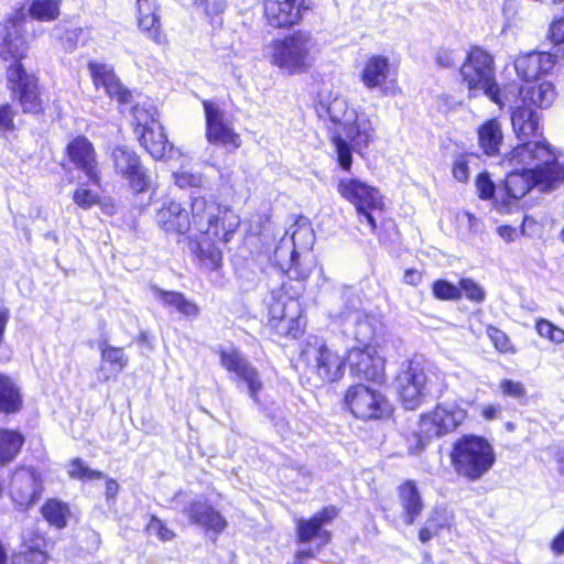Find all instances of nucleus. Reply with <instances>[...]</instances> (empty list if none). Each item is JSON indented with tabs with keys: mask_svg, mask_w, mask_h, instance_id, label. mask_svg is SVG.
Listing matches in <instances>:
<instances>
[{
	"mask_svg": "<svg viewBox=\"0 0 564 564\" xmlns=\"http://www.w3.org/2000/svg\"><path fill=\"white\" fill-rule=\"evenodd\" d=\"M506 160L514 169L522 166L521 172L512 171L506 178V191L511 198L520 199L535 186L543 192L555 187L558 172L552 166L554 151L545 140L519 144Z\"/></svg>",
	"mask_w": 564,
	"mask_h": 564,
	"instance_id": "obj_1",
	"label": "nucleus"
},
{
	"mask_svg": "<svg viewBox=\"0 0 564 564\" xmlns=\"http://www.w3.org/2000/svg\"><path fill=\"white\" fill-rule=\"evenodd\" d=\"M191 213L189 230L206 241L228 242L240 225V218L232 209L204 196L192 197Z\"/></svg>",
	"mask_w": 564,
	"mask_h": 564,
	"instance_id": "obj_2",
	"label": "nucleus"
},
{
	"mask_svg": "<svg viewBox=\"0 0 564 564\" xmlns=\"http://www.w3.org/2000/svg\"><path fill=\"white\" fill-rule=\"evenodd\" d=\"M319 54L317 39L308 31L299 30L271 46L270 62L290 75L306 73Z\"/></svg>",
	"mask_w": 564,
	"mask_h": 564,
	"instance_id": "obj_3",
	"label": "nucleus"
},
{
	"mask_svg": "<svg viewBox=\"0 0 564 564\" xmlns=\"http://www.w3.org/2000/svg\"><path fill=\"white\" fill-rule=\"evenodd\" d=\"M446 387L443 373L425 371L414 361H409L397 377L399 398L406 410L419 408L427 395L442 394Z\"/></svg>",
	"mask_w": 564,
	"mask_h": 564,
	"instance_id": "obj_4",
	"label": "nucleus"
},
{
	"mask_svg": "<svg viewBox=\"0 0 564 564\" xmlns=\"http://www.w3.org/2000/svg\"><path fill=\"white\" fill-rule=\"evenodd\" d=\"M350 319L356 325L354 337L362 346H352L346 351L350 372L357 379L380 382L384 377V362L375 348L366 344L372 335L371 326L359 312L354 313Z\"/></svg>",
	"mask_w": 564,
	"mask_h": 564,
	"instance_id": "obj_5",
	"label": "nucleus"
},
{
	"mask_svg": "<svg viewBox=\"0 0 564 564\" xmlns=\"http://www.w3.org/2000/svg\"><path fill=\"white\" fill-rule=\"evenodd\" d=\"M451 459L458 475L478 480L492 467L496 455L486 438L465 435L454 443Z\"/></svg>",
	"mask_w": 564,
	"mask_h": 564,
	"instance_id": "obj_6",
	"label": "nucleus"
},
{
	"mask_svg": "<svg viewBox=\"0 0 564 564\" xmlns=\"http://www.w3.org/2000/svg\"><path fill=\"white\" fill-rule=\"evenodd\" d=\"M460 76L470 94L482 90L500 108L505 106V96L495 77L494 58L488 52L474 47L460 67Z\"/></svg>",
	"mask_w": 564,
	"mask_h": 564,
	"instance_id": "obj_7",
	"label": "nucleus"
},
{
	"mask_svg": "<svg viewBox=\"0 0 564 564\" xmlns=\"http://www.w3.org/2000/svg\"><path fill=\"white\" fill-rule=\"evenodd\" d=\"M321 118L327 117L332 126L328 127L332 133V142L336 149L337 160L341 169L349 171L351 167L352 155L351 147L341 137L340 131L349 124L356 109L350 108L348 101L341 96H335L329 100H322L316 108Z\"/></svg>",
	"mask_w": 564,
	"mask_h": 564,
	"instance_id": "obj_8",
	"label": "nucleus"
},
{
	"mask_svg": "<svg viewBox=\"0 0 564 564\" xmlns=\"http://www.w3.org/2000/svg\"><path fill=\"white\" fill-rule=\"evenodd\" d=\"M302 357L323 381L335 382L344 376L346 351L340 354L333 344L311 338L303 348Z\"/></svg>",
	"mask_w": 564,
	"mask_h": 564,
	"instance_id": "obj_9",
	"label": "nucleus"
},
{
	"mask_svg": "<svg viewBox=\"0 0 564 564\" xmlns=\"http://www.w3.org/2000/svg\"><path fill=\"white\" fill-rule=\"evenodd\" d=\"M338 194L352 204L360 217L369 224L371 231L377 228L373 210H381L383 198L379 189L356 177H343L337 184Z\"/></svg>",
	"mask_w": 564,
	"mask_h": 564,
	"instance_id": "obj_10",
	"label": "nucleus"
},
{
	"mask_svg": "<svg viewBox=\"0 0 564 564\" xmlns=\"http://www.w3.org/2000/svg\"><path fill=\"white\" fill-rule=\"evenodd\" d=\"M215 352L219 356L220 366L243 382L249 395L258 401V393L262 390L263 383L258 369L251 361L232 345H219Z\"/></svg>",
	"mask_w": 564,
	"mask_h": 564,
	"instance_id": "obj_11",
	"label": "nucleus"
},
{
	"mask_svg": "<svg viewBox=\"0 0 564 564\" xmlns=\"http://www.w3.org/2000/svg\"><path fill=\"white\" fill-rule=\"evenodd\" d=\"M206 139L212 144H218L235 151L241 147L240 134L235 131L231 118L220 106L210 100L203 101Z\"/></svg>",
	"mask_w": 564,
	"mask_h": 564,
	"instance_id": "obj_12",
	"label": "nucleus"
},
{
	"mask_svg": "<svg viewBox=\"0 0 564 564\" xmlns=\"http://www.w3.org/2000/svg\"><path fill=\"white\" fill-rule=\"evenodd\" d=\"M466 415V411L456 403H440L432 412L422 415L420 434L425 438L443 436L455 431Z\"/></svg>",
	"mask_w": 564,
	"mask_h": 564,
	"instance_id": "obj_13",
	"label": "nucleus"
},
{
	"mask_svg": "<svg viewBox=\"0 0 564 564\" xmlns=\"http://www.w3.org/2000/svg\"><path fill=\"white\" fill-rule=\"evenodd\" d=\"M117 175L124 178L135 193L147 192L151 180L139 155L127 145H117L110 154Z\"/></svg>",
	"mask_w": 564,
	"mask_h": 564,
	"instance_id": "obj_14",
	"label": "nucleus"
},
{
	"mask_svg": "<svg viewBox=\"0 0 564 564\" xmlns=\"http://www.w3.org/2000/svg\"><path fill=\"white\" fill-rule=\"evenodd\" d=\"M9 88L17 96L23 112L40 113L43 110L37 78L28 73L21 63L10 66L7 72Z\"/></svg>",
	"mask_w": 564,
	"mask_h": 564,
	"instance_id": "obj_15",
	"label": "nucleus"
},
{
	"mask_svg": "<svg viewBox=\"0 0 564 564\" xmlns=\"http://www.w3.org/2000/svg\"><path fill=\"white\" fill-rule=\"evenodd\" d=\"M351 413L362 420L381 419L389 414V405L383 395L365 384L351 386L345 395Z\"/></svg>",
	"mask_w": 564,
	"mask_h": 564,
	"instance_id": "obj_16",
	"label": "nucleus"
},
{
	"mask_svg": "<svg viewBox=\"0 0 564 564\" xmlns=\"http://www.w3.org/2000/svg\"><path fill=\"white\" fill-rule=\"evenodd\" d=\"M42 489V480L34 468H19L11 476L9 494L20 508L34 505L40 499Z\"/></svg>",
	"mask_w": 564,
	"mask_h": 564,
	"instance_id": "obj_17",
	"label": "nucleus"
},
{
	"mask_svg": "<svg viewBox=\"0 0 564 564\" xmlns=\"http://www.w3.org/2000/svg\"><path fill=\"white\" fill-rule=\"evenodd\" d=\"M313 240V230L308 226H299L291 235L292 250L288 260L284 259L289 251L288 241L281 240L275 248L274 258L281 265L286 268L289 274H294L296 279L306 278L307 273L299 270V249L310 250Z\"/></svg>",
	"mask_w": 564,
	"mask_h": 564,
	"instance_id": "obj_18",
	"label": "nucleus"
},
{
	"mask_svg": "<svg viewBox=\"0 0 564 564\" xmlns=\"http://www.w3.org/2000/svg\"><path fill=\"white\" fill-rule=\"evenodd\" d=\"M191 523L200 527L206 532L219 535L228 525L226 518L216 510L206 499H194L182 510Z\"/></svg>",
	"mask_w": 564,
	"mask_h": 564,
	"instance_id": "obj_19",
	"label": "nucleus"
},
{
	"mask_svg": "<svg viewBox=\"0 0 564 564\" xmlns=\"http://www.w3.org/2000/svg\"><path fill=\"white\" fill-rule=\"evenodd\" d=\"M556 63L555 55L549 52L532 51L517 56L513 62L517 75L524 82L539 79L549 74Z\"/></svg>",
	"mask_w": 564,
	"mask_h": 564,
	"instance_id": "obj_20",
	"label": "nucleus"
},
{
	"mask_svg": "<svg viewBox=\"0 0 564 564\" xmlns=\"http://www.w3.org/2000/svg\"><path fill=\"white\" fill-rule=\"evenodd\" d=\"M67 155L70 162L83 171L93 184H99L100 175L96 160V151L93 143L87 138L79 135L69 142L67 145Z\"/></svg>",
	"mask_w": 564,
	"mask_h": 564,
	"instance_id": "obj_21",
	"label": "nucleus"
},
{
	"mask_svg": "<svg viewBox=\"0 0 564 564\" xmlns=\"http://www.w3.org/2000/svg\"><path fill=\"white\" fill-rule=\"evenodd\" d=\"M338 516V510L330 506L315 513L310 519H299L296 521V533L300 542H310L313 539H319L322 544L330 541V532L323 530V527L330 523Z\"/></svg>",
	"mask_w": 564,
	"mask_h": 564,
	"instance_id": "obj_22",
	"label": "nucleus"
},
{
	"mask_svg": "<svg viewBox=\"0 0 564 564\" xmlns=\"http://www.w3.org/2000/svg\"><path fill=\"white\" fill-rule=\"evenodd\" d=\"M264 15L274 28H285L299 23L304 10V0H264Z\"/></svg>",
	"mask_w": 564,
	"mask_h": 564,
	"instance_id": "obj_23",
	"label": "nucleus"
},
{
	"mask_svg": "<svg viewBox=\"0 0 564 564\" xmlns=\"http://www.w3.org/2000/svg\"><path fill=\"white\" fill-rule=\"evenodd\" d=\"M88 68L96 88L102 87L110 98L117 99L122 106L132 101L131 91L123 87L111 66L90 62Z\"/></svg>",
	"mask_w": 564,
	"mask_h": 564,
	"instance_id": "obj_24",
	"label": "nucleus"
},
{
	"mask_svg": "<svg viewBox=\"0 0 564 564\" xmlns=\"http://www.w3.org/2000/svg\"><path fill=\"white\" fill-rule=\"evenodd\" d=\"M140 143L155 160H174L182 155L180 149L169 143L161 123H153L148 130H138Z\"/></svg>",
	"mask_w": 564,
	"mask_h": 564,
	"instance_id": "obj_25",
	"label": "nucleus"
},
{
	"mask_svg": "<svg viewBox=\"0 0 564 564\" xmlns=\"http://www.w3.org/2000/svg\"><path fill=\"white\" fill-rule=\"evenodd\" d=\"M390 74L388 57L372 55L366 61L361 69L360 79L368 89L380 88L383 95L395 94L393 82H391V86L386 85Z\"/></svg>",
	"mask_w": 564,
	"mask_h": 564,
	"instance_id": "obj_26",
	"label": "nucleus"
},
{
	"mask_svg": "<svg viewBox=\"0 0 564 564\" xmlns=\"http://www.w3.org/2000/svg\"><path fill=\"white\" fill-rule=\"evenodd\" d=\"M355 119L349 121L341 131V137L347 141H350L354 150L361 151L366 149L376 137V122L373 118L366 112H356Z\"/></svg>",
	"mask_w": 564,
	"mask_h": 564,
	"instance_id": "obj_27",
	"label": "nucleus"
},
{
	"mask_svg": "<svg viewBox=\"0 0 564 564\" xmlns=\"http://www.w3.org/2000/svg\"><path fill=\"white\" fill-rule=\"evenodd\" d=\"M155 221L167 234L183 235L191 229L186 209L181 203L167 200L156 210Z\"/></svg>",
	"mask_w": 564,
	"mask_h": 564,
	"instance_id": "obj_28",
	"label": "nucleus"
},
{
	"mask_svg": "<svg viewBox=\"0 0 564 564\" xmlns=\"http://www.w3.org/2000/svg\"><path fill=\"white\" fill-rule=\"evenodd\" d=\"M28 51V44L19 26L12 20L0 23V57L4 61L22 59Z\"/></svg>",
	"mask_w": 564,
	"mask_h": 564,
	"instance_id": "obj_29",
	"label": "nucleus"
},
{
	"mask_svg": "<svg viewBox=\"0 0 564 564\" xmlns=\"http://www.w3.org/2000/svg\"><path fill=\"white\" fill-rule=\"evenodd\" d=\"M399 503L404 524L412 525L421 516L424 502L413 480H406L398 487Z\"/></svg>",
	"mask_w": 564,
	"mask_h": 564,
	"instance_id": "obj_30",
	"label": "nucleus"
},
{
	"mask_svg": "<svg viewBox=\"0 0 564 564\" xmlns=\"http://www.w3.org/2000/svg\"><path fill=\"white\" fill-rule=\"evenodd\" d=\"M511 124L517 138L522 143H531L528 141L539 134V117L538 113L525 104L514 107L511 112ZM535 141L534 143H536Z\"/></svg>",
	"mask_w": 564,
	"mask_h": 564,
	"instance_id": "obj_31",
	"label": "nucleus"
},
{
	"mask_svg": "<svg viewBox=\"0 0 564 564\" xmlns=\"http://www.w3.org/2000/svg\"><path fill=\"white\" fill-rule=\"evenodd\" d=\"M477 138L478 147L485 155H498L503 143L501 122L497 118L486 120L478 127Z\"/></svg>",
	"mask_w": 564,
	"mask_h": 564,
	"instance_id": "obj_32",
	"label": "nucleus"
},
{
	"mask_svg": "<svg viewBox=\"0 0 564 564\" xmlns=\"http://www.w3.org/2000/svg\"><path fill=\"white\" fill-rule=\"evenodd\" d=\"M139 28L153 42L161 44L165 42V35L161 30L160 17L154 3L143 1L138 3Z\"/></svg>",
	"mask_w": 564,
	"mask_h": 564,
	"instance_id": "obj_33",
	"label": "nucleus"
},
{
	"mask_svg": "<svg viewBox=\"0 0 564 564\" xmlns=\"http://www.w3.org/2000/svg\"><path fill=\"white\" fill-rule=\"evenodd\" d=\"M453 514L445 508L437 507L431 511L423 527L420 529L419 539L426 543L436 536L441 530L453 524Z\"/></svg>",
	"mask_w": 564,
	"mask_h": 564,
	"instance_id": "obj_34",
	"label": "nucleus"
},
{
	"mask_svg": "<svg viewBox=\"0 0 564 564\" xmlns=\"http://www.w3.org/2000/svg\"><path fill=\"white\" fill-rule=\"evenodd\" d=\"M154 297L163 305L174 307L177 312L186 317H196L199 313L198 306L187 300L182 293L174 291H164L158 286L151 288Z\"/></svg>",
	"mask_w": 564,
	"mask_h": 564,
	"instance_id": "obj_35",
	"label": "nucleus"
},
{
	"mask_svg": "<svg viewBox=\"0 0 564 564\" xmlns=\"http://www.w3.org/2000/svg\"><path fill=\"white\" fill-rule=\"evenodd\" d=\"M22 403L20 388L11 378L0 375V412L17 413L21 410Z\"/></svg>",
	"mask_w": 564,
	"mask_h": 564,
	"instance_id": "obj_36",
	"label": "nucleus"
},
{
	"mask_svg": "<svg viewBox=\"0 0 564 564\" xmlns=\"http://www.w3.org/2000/svg\"><path fill=\"white\" fill-rule=\"evenodd\" d=\"M520 94L522 95V104L530 101L532 105L540 108H549L557 95L551 82H542L536 86L528 88L525 91L521 90Z\"/></svg>",
	"mask_w": 564,
	"mask_h": 564,
	"instance_id": "obj_37",
	"label": "nucleus"
},
{
	"mask_svg": "<svg viewBox=\"0 0 564 564\" xmlns=\"http://www.w3.org/2000/svg\"><path fill=\"white\" fill-rule=\"evenodd\" d=\"M23 442L22 435L18 432L0 431V462L8 463L12 460L20 452Z\"/></svg>",
	"mask_w": 564,
	"mask_h": 564,
	"instance_id": "obj_38",
	"label": "nucleus"
},
{
	"mask_svg": "<svg viewBox=\"0 0 564 564\" xmlns=\"http://www.w3.org/2000/svg\"><path fill=\"white\" fill-rule=\"evenodd\" d=\"M101 360L110 365V372L113 376L120 373L128 365L129 358L124 354L123 348L115 347L106 341L99 344Z\"/></svg>",
	"mask_w": 564,
	"mask_h": 564,
	"instance_id": "obj_39",
	"label": "nucleus"
},
{
	"mask_svg": "<svg viewBox=\"0 0 564 564\" xmlns=\"http://www.w3.org/2000/svg\"><path fill=\"white\" fill-rule=\"evenodd\" d=\"M29 12L39 21H53L59 14V0H32Z\"/></svg>",
	"mask_w": 564,
	"mask_h": 564,
	"instance_id": "obj_40",
	"label": "nucleus"
},
{
	"mask_svg": "<svg viewBox=\"0 0 564 564\" xmlns=\"http://www.w3.org/2000/svg\"><path fill=\"white\" fill-rule=\"evenodd\" d=\"M43 517L56 528H64L66 525V517L68 514V507L58 500H48L42 507Z\"/></svg>",
	"mask_w": 564,
	"mask_h": 564,
	"instance_id": "obj_41",
	"label": "nucleus"
},
{
	"mask_svg": "<svg viewBox=\"0 0 564 564\" xmlns=\"http://www.w3.org/2000/svg\"><path fill=\"white\" fill-rule=\"evenodd\" d=\"M216 241H208L206 245L198 243L196 249V254L202 261V263L210 269H217L223 259L221 251L215 246Z\"/></svg>",
	"mask_w": 564,
	"mask_h": 564,
	"instance_id": "obj_42",
	"label": "nucleus"
},
{
	"mask_svg": "<svg viewBox=\"0 0 564 564\" xmlns=\"http://www.w3.org/2000/svg\"><path fill=\"white\" fill-rule=\"evenodd\" d=\"M133 120H134V132L138 134V130H148V128L152 127L153 123H160L159 120L155 119L156 111L153 107L148 105H135L132 109Z\"/></svg>",
	"mask_w": 564,
	"mask_h": 564,
	"instance_id": "obj_43",
	"label": "nucleus"
},
{
	"mask_svg": "<svg viewBox=\"0 0 564 564\" xmlns=\"http://www.w3.org/2000/svg\"><path fill=\"white\" fill-rule=\"evenodd\" d=\"M47 555L40 549V543L34 541L31 545L12 558L11 564H46Z\"/></svg>",
	"mask_w": 564,
	"mask_h": 564,
	"instance_id": "obj_44",
	"label": "nucleus"
},
{
	"mask_svg": "<svg viewBox=\"0 0 564 564\" xmlns=\"http://www.w3.org/2000/svg\"><path fill=\"white\" fill-rule=\"evenodd\" d=\"M68 475L72 478L80 480H97L106 478V475L102 471L91 469L80 458H75L70 462L68 467Z\"/></svg>",
	"mask_w": 564,
	"mask_h": 564,
	"instance_id": "obj_45",
	"label": "nucleus"
},
{
	"mask_svg": "<svg viewBox=\"0 0 564 564\" xmlns=\"http://www.w3.org/2000/svg\"><path fill=\"white\" fill-rule=\"evenodd\" d=\"M173 181L180 188L202 187L204 183V178L200 173H193L187 170L174 172Z\"/></svg>",
	"mask_w": 564,
	"mask_h": 564,
	"instance_id": "obj_46",
	"label": "nucleus"
},
{
	"mask_svg": "<svg viewBox=\"0 0 564 564\" xmlns=\"http://www.w3.org/2000/svg\"><path fill=\"white\" fill-rule=\"evenodd\" d=\"M433 294L438 300H458L460 297V290L456 285L446 280H437L433 283Z\"/></svg>",
	"mask_w": 564,
	"mask_h": 564,
	"instance_id": "obj_47",
	"label": "nucleus"
},
{
	"mask_svg": "<svg viewBox=\"0 0 564 564\" xmlns=\"http://www.w3.org/2000/svg\"><path fill=\"white\" fill-rule=\"evenodd\" d=\"M535 329L541 337H545L555 344L564 341V330L546 319L538 321Z\"/></svg>",
	"mask_w": 564,
	"mask_h": 564,
	"instance_id": "obj_48",
	"label": "nucleus"
},
{
	"mask_svg": "<svg viewBox=\"0 0 564 564\" xmlns=\"http://www.w3.org/2000/svg\"><path fill=\"white\" fill-rule=\"evenodd\" d=\"M145 531L149 535H155L163 542L172 541L175 538V533L155 516H151Z\"/></svg>",
	"mask_w": 564,
	"mask_h": 564,
	"instance_id": "obj_49",
	"label": "nucleus"
},
{
	"mask_svg": "<svg viewBox=\"0 0 564 564\" xmlns=\"http://www.w3.org/2000/svg\"><path fill=\"white\" fill-rule=\"evenodd\" d=\"M459 290L460 293L464 292L465 296L469 301H474L477 303H481L486 299V292L485 290L476 283L474 280L470 279H462L459 282Z\"/></svg>",
	"mask_w": 564,
	"mask_h": 564,
	"instance_id": "obj_50",
	"label": "nucleus"
},
{
	"mask_svg": "<svg viewBox=\"0 0 564 564\" xmlns=\"http://www.w3.org/2000/svg\"><path fill=\"white\" fill-rule=\"evenodd\" d=\"M499 390L505 397H510L516 400H523L527 397V389L520 381L503 379L499 383Z\"/></svg>",
	"mask_w": 564,
	"mask_h": 564,
	"instance_id": "obj_51",
	"label": "nucleus"
},
{
	"mask_svg": "<svg viewBox=\"0 0 564 564\" xmlns=\"http://www.w3.org/2000/svg\"><path fill=\"white\" fill-rule=\"evenodd\" d=\"M296 307L297 306V303L295 301H290L289 304L286 306L283 307V313L281 314V316H275V311L278 310V307H272L271 308V313H272V319H279V323L276 325H274L275 327H279L281 329H285L288 328L289 329V333L293 336V337H296L297 335V329L293 333L292 330V327L290 326V324H296L299 326V319L296 318H293L292 316H289L285 311L288 308H291V307Z\"/></svg>",
	"mask_w": 564,
	"mask_h": 564,
	"instance_id": "obj_52",
	"label": "nucleus"
},
{
	"mask_svg": "<svg viewBox=\"0 0 564 564\" xmlns=\"http://www.w3.org/2000/svg\"><path fill=\"white\" fill-rule=\"evenodd\" d=\"M73 200L84 209L93 207L98 202V195L85 187H78L73 194Z\"/></svg>",
	"mask_w": 564,
	"mask_h": 564,
	"instance_id": "obj_53",
	"label": "nucleus"
},
{
	"mask_svg": "<svg viewBox=\"0 0 564 564\" xmlns=\"http://www.w3.org/2000/svg\"><path fill=\"white\" fill-rule=\"evenodd\" d=\"M469 156L466 154L458 155L454 162L452 167V173L455 180L462 183H466L469 178Z\"/></svg>",
	"mask_w": 564,
	"mask_h": 564,
	"instance_id": "obj_54",
	"label": "nucleus"
},
{
	"mask_svg": "<svg viewBox=\"0 0 564 564\" xmlns=\"http://www.w3.org/2000/svg\"><path fill=\"white\" fill-rule=\"evenodd\" d=\"M476 187L481 199H490L495 194V184L487 172H482L477 176Z\"/></svg>",
	"mask_w": 564,
	"mask_h": 564,
	"instance_id": "obj_55",
	"label": "nucleus"
},
{
	"mask_svg": "<svg viewBox=\"0 0 564 564\" xmlns=\"http://www.w3.org/2000/svg\"><path fill=\"white\" fill-rule=\"evenodd\" d=\"M200 4L204 6L205 13L212 17V24H221V20L218 14L225 10L224 0H199Z\"/></svg>",
	"mask_w": 564,
	"mask_h": 564,
	"instance_id": "obj_56",
	"label": "nucleus"
},
{
	"mask_svg": "<svg viewBox=\"0 0 564 564\" xmlns=\"http://www.w3.org/2000/svg\"><path fill=\"white\" fill-rule=\"evenodd\" d=\"M14 110L9 104L0 106V132H9L14 129Z\"/></svg>",
	"mask_w": 564,
	"mask_h": 564,
	"instance_id": "obj_57",
	"label": "nucleus"
},
{
	"mask_svg": "<svg viewBox=\"0 0 564 564\" xmlns=\"http://www.w3.org/2000/svg\"><path fill=\"white\" fill-rule=\"evenodd\" d=\"M549 39L555 50L564 43V18L555 19L550 25Z\"/></svg>",
	"mask_w": 564,
	"mask_h": 564,
	"instance_id": "obj_58",
	"label": "nucleus"
},
{
	"mask_svg": "<svg viewBox=\"0 0 564 564\" xmlns=\"http://www.w3.org/2000/svg\"><path fill=\"white\" fill-rule=\"evenodd\" d=\"M435 59L440 66L451 68L455 66L457 62V56L453 50H440L436 53Z\"/></svg>",
	"mask_w": 564,
	"mask_h": 564,
	"instance_id": "obj_59",
	"label": "nucleus"
},
{
	"mask_svg": "<svg viewBox=\"0 0 564 564\" xmlns=\"http://www.w3.org/2000/svg\"><path fill=\"white\" fill-rule=\"evenodd\" d=\"M422 281V274L420 271L414 269H409L404 272L403 282L409 285H417Z\"/></svg>",
	"mask_w": 564,
	"mask_h": 564,
	"instance_id": "obj_60",
	"label": "nucleus"
},
{
	"mask_svg": "<svg viewBox=\"0 0 564 564\" xmlns=\"http://www.w3.org/2000/svg\"><path fill=\"white\" fill-rule=\"evenodd\" d=\"M501 411L500 405L496 404H484L481 406V415L485 420H495L498 416V413Z\"/></svg>",
	"mask_w": 564,
	"mask_h": 564,
	"instance_id": "obj_61",
	"label": "nucleus"
},
{
	"mask_svg": "<svg viewBox=\"0 0 564 564\" xmlns=\"http://www.w3.org/2000/svg\"><path fill=\"white\" fill-rule=\"evenodd\" d=\"M491 338L495 341V345L498 349L502 351H506L508 349V338L502 332L494 329Z\"/></svg>",
	"mask_w": 564,
	"mask_h": 564,
	"instance_id": "obj_62",
	"label": "nucleus"
},
{
	"mask_svg": "<svg viewBox=\"0 0 564 564\" xmlns=\"http://www.w3.org/2000/svg\"><path fill=\"white\" fill-rule=\"evenodd\" d=\"M106 479V498L108 501L113 500L118 494L119 485L115 479L105 478Z\"/></svg>",
	"mask_w": 564,
	"mask_h": 564,
	"instance_id": "obj_63",
	"label": "nucleus"
},
{
	"mask_svg": "<svg viewBox=\"0 0 564 564\" xmlns=\"http://www.w3.org/2000/svg\"><path fill=\"white\" fill-rule=\"evenodd\" d=\"M498 234L505 241L510 242L514 240L517 230L511 226H499Z\"/></svg>",
	"mask_w": 564,
	"mask_h": 564,
	"instance_id": "obj_64",
	"label": "nucleus"
}]
</instances>
